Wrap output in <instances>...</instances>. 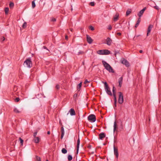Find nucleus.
<instances>
[{"mask_svg": "<svg viewBox=\"0 0 161 161\" xmlns=\"http://www.w3.org/2000/svg\"><path fill=\"white\" fill-rule=\"evenodd\" d=\"M5 40V38L4 36L2 37L1 38V41L3 42V41Z\"/></svg>", "mask_w": 161, "mask_h": 161, "instance_id": "obj_41", "label": "nucleus"}, {"mask_svg": "<svg viewBox=\"0 0 161 161\" xmlns=\"http://www.w3.org/2000/svg\"><path fill=\"white\" fill-rule=\"evenodd\" d=\"M19 100L20 99L19 97H17L15 99V101L16 102H18L19 101Z\"/></svg>", "mask_w": 161, "mask_h": 161, "instance_id": "obj_39", "label": "nucleus"}, {"mask_svg": "<svg viewBox=\"0 0 161 161\" xmlns=\"http://www.w3.org/2000/svg\"><path fill=\"white\" fill-rule=\"evenodd\" d=\"M71 115H75V110L73 108H71L69 111Z\"/></svg>", "mask_w": 161, "mask_h": 161, "instance_id": "obj_17", "label": "nucleus"}, {"mask_svg": "<svg viewBox=\"0 0 161 161\" xmlns=\"http://www.w3.org/2000/svg\"><path fill=\"white\" fill-rule=\"evenodd\" d=\"M46 161H48V160H47Z\"/></svg>", "mask_w": 161, "mask_h": 161, "instance_id": "obj_55", "label": "nucleus"}, {"mask_svg": "<svg viewBox=\"0 0 161 161\" xmlns=\"http://www.w3.org/2000/svg\"><path fill=\"white\" fill-rule=\"evenodd\" d=\"M36 161H41V159L40 157L36 156Z\"/></svg>", "mask_w": 161, "mask_h": 161, "instance_id": "obj_32", "label": "nucleus"}, {"mask_svg": "<svg viewBox=\"0 0 161 161\" xmlns=\"http://www.w3.org/2000/svg\"><path fill=\"white\" fill-rule=\"evenodd\" d=\"M83 52L80 51L78 53V55H80V54H83Z\"/></svg>", "mask_w": 161, "mask_h": 161, "instance_id": "obj_44", "label": "nucleus"}, {"mask_svg": "<svg viewBox=\"0 0 161 161\" xmlns=\"http://www.w3.org/2000/svg\"><path fill=\"white\" fill-rule=\"evenodd\" d=\"M34 141L36 143H38L40 141V138L38 137H36L34 138Z\"/></svg>", "mask_w": 161, "mask_h": 161, "instance_id": "obj_18", "label": "nucleus"}, {"mask_svg": "<svg viewBox=\"0 0 161 161\" xmlns=\"http://www.w3.org/2000/svg\"><path fill=\"white\" fill-rule=\"evenodd\" d=\"M114 108L115 109V107H116L117 106V98L116 97H114Z\"/></svg>", "mask_w": 161, "mask_h": 161, "instance_id": "obj_24", "label": "nucleus"}, {"mask_svg": "<svg viewBox=\"0 0 161 161\" xmlns=\"http://www.w3.org/2000/svg\"><path fill=\"white\" fill-rule=\"evenodd\" d=\"M97 53L100 55H108L110 53V51L108 50H100L97 51Z\"/></svg>", "mask_w": 161, "mask_h": 161, "instance_id": "obj_5", "label": "nucleus"}, {"mask_svg": "<svg viewBox=\"0 0 161 161\" xmlns=\"http://www.w3.org/2000/svg\"><path fill=\"white\" fill-rule=\"evenodd\" d=\"M37 131H36L34 132V133L33 134V136H34V138L36 137V136L37 135Z\"/></svg>", "mask_w": 161, "mask_h": 161, "instance_id": "obj_38", "label": "nucleus"}, {"mask_svg": "<svg viewBox=\"0 0 161 161\" xmlns=\"http://www.w3.org/2000/svg\"><path fill=\"white\" fill-rule=\"evenodd\" d=\"M19 140L20 141V143L21 144V145H22L23 142V140L20 137L19 138Z\"/></svg>", "mask_w": 161, "mask_h": 161, "instance_id": "obj_34", "label": "nucleus"}, {"mask_svg": "<svg viewBox=\"0 0 161 161\" xmlns=\"http://www.w3.org/2000/svg\"><path fill=\"white\" fill-rule=\"evenodd\" d=\"M24 65L29 68H31L32 66V63L31 58L27 59L24 62Z\"/></svg>", "mask_w": 161, "mask_h": 161, "instance_id": "obj_2", "label": "nucleus"}, {"mask_svg": "<svg viewBox=\"0 0 161 161\" xmlns=\"http://www.w3.org/2000/svg\"><path fill=\"white\" fill-rule=\"evenodd\" d=\"M14 112L16 113H19L21 112L20 111H19L17 108H14Z\"/></svg>", "mask_w": 161, "mask_h": 161, "instance_id": "obj_22", "label": "nucleus"}, {"mask_svg": "<svg viewBox=\"0 0 161 161\" xmlns=\"http://www.w3.org/2000/svg\"><path fill=\"white\" fill-rule=\"evenodd\" d=\"M65 39L67 40L68 39V36H66L65 37Z\"/></svg>", "mask_w": 161, "mask_h": 161, "instance_id": "obj_52", "label": "nucleus"}, {"mask_svg": "<svg viewBox=\"0 0 161 161\" xmlns=\"http://www.w3.org/2000/svg\"><path fill=\"white\" fill-rule=\"evenodd\" d=\"M131 10L130 9L128 10L126 12V16H128L131 13Z\"/></svg>", "mask_w": 161, "mask_h": 161, "instance_id": "obj_30", "label": "nucleus"}, {"mask_svg": "<svg viewBox=\"0 0 161 161\" xmlns=\"http://www.w3.org/2000/svg\"><path fill=\"white\" fill-rule=\"evenodd\" d=\"M61 138L62 139L63 138L64 134V127H61Z\"/></svg>", "mask_w": 161, "mask_h": 161, "instance_id": "obj_13", "label": "nucleus"}, {"mask_svg": "<svg viewBox=\"0 0 161 161\" xmlns=\"http://www.w3.org/2000/svg\"><path fill=\"white\" fill-rule=\"evenodd\" d=\"M106 44L108 45H110L112 42V40L109 37H108L106 39Z\"/></svg>", "mask_w": 161, "mask_h": 161, "instance_id": "obj_12", "label": "nucleus"}, {"mask_svg": "<svg viewBox=\"0 0 161 161\" xmlns=\"http://www.w3.org/2000/svg\"><path fill=\"white\" fill-rule=\"evenodd\" d=\"M99 139H102L103 138L105 137V134L104 133H101L99 135Z\"/></svg>", "mask_w": 161, "mask_h": 161, "instance_id": "obj_15", "label": "nucleus"}, {"mask_svg": "<svg viewBox=\"0 0 161 161\" xmlns=\"http://www.w3.org/2000/svg\"><path fill=\"white\" fill-rule=\"evenodd\" d=\"M117 128V125L116 124V121H115L114 123V131H115L116 130Z\"/></svg>", "mask_w": 161, "mask_h": 161, "instance_id": "obj_20", "label": "nucleus"}, {"mask_svg": "<svg viewBox=\"0 0 161 161\" xmlns=\"http://www.w3.org/2000/svg\"><path fill=\"white\" fill-rule=\"evenodd\" d=\"M88 82H89V81H88L87 80H86L85 81H84V83L85 84H86V83H88Z\"/></svg>", "mask_w": 161, "mask_h": 161, "instance_id": "obj_47", "label": "nucleus"}, {"mask_svg": "<svg viewBox=\"0 0 161 161\" xmlns=\"http://www.w3.org/2000/svg\"><path fill=\"white\" fill-rule=\"evenodd\" d=\"M117 35H118V36H120L121 35V34L120 32H118L117 33Z\"/></svg>", "mask_w": 161, "mask_h": 161, "instance_id": "obj_49", "label": "nucleus"}, {"mask_svg": "<svg viewBox=\"0 0 161 161\" xmlns=\"http://www.w3.org/2000/svg\"><path fill=\"white\" fill-rule=\"evenodd\" d=\"M121 62L122 64H124L126 67L130 66V64L127 60L124 58H122L121 60Z\"/></svg>", "mask_w": 161, "mask_h": 161, "instance_id": "obj_7", "label": "nucleus"}, {"mask_svg": "<svg viewBox=\"0 0 161 161\" xmlns=\"http://www.w3.org/2000/svg\"><path fill=\"white\" fill-rule=\"evenodd\" d=\"M90 5L92 6H93L95 5V3L94 2H91L90 3Z\"/></svg>", "mask_w": 161, "mask_h": 161, "instance_id": "obj_37", "label": "nucleus"}, {"mask_svg": "<svg viewBox=\"0 0 161 161\" xmlns=\"http://www.w3.org/2000/svg\"><path fill=\"white\" fill-rule=\"evenodd\" d=\"M71 10H72V11L73 10V9H72V8H71Z\"/></svg>", "mask_w": 161, "mask_h": 161, "instance_id": "obj_56", "label": "nucleus"}, {"mask_svg": "<svg viewBox=\"0 0 161 161\" xmlns=\"http://www.w3.org/2000/svg\"><path fill=\"white\" fill-rule=\"evenodd\" d=\"M88 119L91 122H94L96 120V117L95 115L91 114L88 117Z\"/></svg>", "mask_w": 161, "mask_h": 161, "instance_id": "obj_6", "label": "nucleus"}, {"mask_svg": "<svg viewBox=\"0 0 161 161\" xmlns=\"http://www.w3.org/2000/svg\"><path fill=\"white\" fill-rule=\"evenodd\" d=\"M154 8H155V9H156L157 10H158L159 9V7L157 6H154Z\"/></svg>", "mask_w": 161, "mask_h": 161, "instance_id": "obj_43", "label": "nucleus"}, {"mask_svg": "<svg viewBox=\"0 0 161 161\" xmlns=\"http://www.w3.org/2000/svg\"><path fill=\"white\" fill-rule=\"evenodd\" d=\"M47 134H48V135H49L50 134V131H48L47 132Z\"/></svg>", "mask_w": 161, "mask_h": 161, "instance_id": "obj_54", "label": "nucleus"}, {"mask_svg": "<svg viewBox=\"0 0 161 161\" xmlns=\"http://www.w3.org/2000/svg\"><path fill=\"white\" fill-rule=\"evenodd\" d=\"M14 3L13 2H10L9 4V6L10 8H12L14 7Z\"/></svg>", "mask_w": 161, "mask_h": 161, "instance_id": "obj_27", "label": "nucleus"}, {"mask_svg": "<svg viewBox=\"0 0 161 161\" xmlns=\"http://www.w3.org/2000/svg\"><path fill=\"white\" fill-rule=\"evenodd\" d=\"M119 98L118 99V102L119 103L121 104L123 103L124 102V97L122 93L121 92H119Z\"/></svg>", "mask_w": 161, "mask_h": 161, "instance_id": "obj_4", "label": "nucleus"}, {"mask_svg": "<svg viewBox=\"0 0 161 161\" xmlns=\"http://www.w3.org/2000/svg\"><path fill=\"white\" fill-rule=\"evenodd\" d=\"M146 7L144 8L143 9H142L141 10L138 14V15L139 16L140 18L143 13H144V11L146 10Z\"/></svg>", "mask_w": 161, "mask_h": 161, "instance_id": "obj_10", "label": "nucleus"}, {"mask_svg": "<svg viewBox=\"0 0 161 161\" xmlns=\"http://www.w3.org/2000/svg\"><path fill=\"white\" fill-rule=\"evenodd\" d=\"M26 25H27V23H26V22H25L23 23V25L22 26V27L23 28H25L26 27Z\"/></svg>", "mask_w": 161, "mask_h": 161, "instance_id": "obj_33", "label": "nucleus"}, {"mask_svg": "<svg viewBox=\"0 0 161 161\" xmlns=\"http://www.w3.org/2000/svg\"><path fill=\"white\" fill-rule=\"evenodd\" d=\"M51 21L53 22H55L56 21V19L55 18H51Z\"/></svg>", "mask_w": 161, "mask_h": 161, "instance_id": "obj_36", "label": "nucleus"}, {"mask_svg": "<svg viewBox=\"0 0 161 161\" xmlns=\"http://www.w3.org/2000/svg\"><path fill=\"white\" fill-rule=\"evenodd\" d=\"M56 88L57 89H59L60 86L59 85L57 84L55 86Z\"/></svg>", "mask_w": 161, "mask_h": 161, "instance_id": "obj_40", "label": "nucleus"}, {"mask_svg": "<svg viewBox=\"0 0 161 161\" xmlns=\"http://www.w3.org/2000/svg\"><path fill=\"white\" fill-rule=\"evenodd\" d=\"M103 82L104 84V87L106 92L109 95L112 96V93L110 91V88L108 86V84H107L106 82Z\"/></svg>", "mask_w": 161, "mask_h": 161, "instance_id": "obj_3", "label": "nucleus"}, {"mask_svg": "<svg viewBox=\"0 0 161 161\" xmlns=\"http://www.w3.org/2000/svg\"><path fill=\"white\" fill-rule=\"evenodd\" d=\"M72 157L71 155H69L68 156V159L69 160L71 161L72 159Z\"/></svg>", "mask_w": 161, "mask_h": 161, "instance_id": "obj_31", "label": "nucleus"}, {"mask_svg": "<svg viewBox=\"0 0 161 161\" xmlns=\"http://www.w3.org/2000/svg\"><path fill=\"white\" fill-rule=\"evenodd\" d=\"M120 126H121V129H123V124H122V122H121V123Z\"/></svg>", "mask_w": 161, "mask_h": 161, "instance_id": "obj_46", "label": "nucleus"}, {"mask_svg": "<svg viewBox=\"0 0 161 161\" xmlns=\"http://www.w3.org/2000/svg\"><path fill=\"white\" fill-rule=\"evenodd\" d=\"M153 27V25H150L148 27L147 31V36H148L149 33H150L151 32V31L152 29V28Z\"/></svg>", "mask_w": 161, "mask_h": 161, "instance_id": "obj_11", "label": "nucleus"}, {"mask_svg": "<svg viewBox=\"0 0 161 161\" xmlns=\"http://www.w3.org/2000/svg\"><path fill=\"white\" fill-rule=\"evenodd\" d=\"M35 1V0H34L32 2V7L33 8H34L36 7V4Z\"/></svg>", "mask_w": 161, "mask_h": 161, "instance_id": "obj_26", "label": "nucleus"}, {"mask_svg": "<svg viewBox=\"0 0 161 161\" xmlns=\"http://www.w3.org/2000/svg\"><path fill=\"white\" fill-rule=\"evenodd\" d=\"M114 153L115 155L116 158L118 159L119 156V153L118 148L115 147L114 146Z\"/></svg>", "mask_w": 161, "mask_h": 161, "instance_id": "obj_8", "label": "nucleus"}, {"mask_svg": "<svg viewBox=\"0 0 161 161\" xmlns=\"http://www.w3.org/2000/svg\"><path fill=\"white\" fill-rule=\"evenodd\" d=\"M77 97V94H75L74 95V98H76V97Z\"/></svg>", "mask_w": 161, "mask_h": 161, "instance_id": "obj_48", "label": "nucleus"}, {"mask_svg": "<svg viewBox=\"0 0 161 161\" xmlns=\"http://www.w3.org/2000/svg\"><path fill=\"white\" fill-rule=\"evenodd\" d=\"M82 83V82H80L77 86V89L78 91H79L81 87Z\"/></svg>", "mask_w": 161, "mask_h": 161, "instance_id": "obj_25", "label": "nucleus"}, {"mask_svg": "<svg viewBox=\"0 0 161 161\" xmlns=\"http://www.w3.org/2000/svg\"><path fill=\"white\" fill-rule=\"evenodd\" d=\"M43 47L44 49L48 50V49L47 48V47L45 46H44Z\"/></svg>", "mask_w": 161, "mask_h": 161, "instance_id": "obj_50", "label": "nucleus"}, {"mask_svg": "<svg viewBox=\"0 0 161 161\" xmlns=\"http://www.w3.org/2000/svg\"><path fill=\"white\" fill-rule=\"evenodd\" d=\"M118 17L119 14H115V16L114 17V21H116L118 20Z\"/></svg>", "mask_w": 161, "mask_h": 161, "instance_id": "obj_23", "label": "nucleus"}, {"mask_svg": "<svg viewBox=\"0 0 161 161\" xmlns=\"http://www.w3.org/2000/svg\"><path fill=\"white\" fill-rule=\"evenodd\" d=\"M102 62L105 69L107 70H108L109 72H114L113 69L109 64L104 60L102 61Z\"/></svg>", "mask_w": 161, "mask_h": 161, "instance_id": "obj_1", "label": "nucleus"}, {"mask_svg": "<svg viewBox=\"0 0 161 161\" xmlns=\"http://www.w3.org/2000/svg\"><path fill=\"white\" fill-rule=\"evenodd\" d=\"M89 29L92 31H93L94 30V27L92 26H89Z\"/></svg>", "mask_w": 161, "mask_h": 161, "instance_id": "obj_35", "label": "nucleus"}, {"mask_svg": "<svg viewBox=\"0 0 161 161\" xmlns=\"http://www.w3.org/2000/svg\"><path fill=\"white\" fill-rule=\"evenodd\" d=\"M62 152L64 154H65L67 153V150L64 148H63L61 150Z\"/></svg>", "mask_w": 161, "mask_h": 161, "instance_id": "obj_28", "label": "nucleus"}, {"mask_svg": "<svg viewBox=\"0 0 161 161\" xmlns=\"http://www.w3.org/2000/svg\"><path fill=\"white\" fill-rule=\"evenodd\" d=\"M80 140L79 138L77 142V154H78L79 148Z\"/></svg>", "mask_w": 161, "mask_h": 161, "instance_id": "obj_14", "label": "nucleus"}, {"mask_svg": "<svg viewBox=\"0 0 161 161\" xmlns=\"http://www.w3.org/2000/svg\"><path fill=\"white\" fill-rule=\"evenodd\" d=\"M123 82V77H120L119 79V86L121 87Z\"/></svg>", "mask_w": 161, "mask_h": 161, "instance_id": "obj_16", "label": "nucleus"}, {"mask_svg": "<svg viewBox=\"0 0 161 161\" xmlns=\"http://www.w3.org/2000/svg\"><path fill=\"white\" fill-rule=\"evenodd\" d=\"M112 29L111 26L110 25H109L108 26V29L109 30H111Z\"/></svg>", "mask_w": 161, "mask_h": 161, "instance_id": "obj_42", "label": "nucleus"}, {"mask_svg": "<svg viewBox=\"0 0 161 161\" xmlns=\"http://www.w3.org/2000/svg\"><path fill=\"white\" fill-rule=\"evenodd\" d=\"M4 11L5 14H8V12L9 11V8L8 7L5 8Z\"/></svg>", "mask_w": 161, "mask_h": 161, "instance_id": "obj_29", "label": "nucleus"}, {"mask_svg": "<svg viewBox=\"0 0 161 161\" xmlns=\"http://www.w3.org/2000/svg\"><path fill=\"white\" fill-rule=\"evenodd\" d=\"M140 22H141V18L139 17L138 19V20L135 25V27L136 28L138 26Z\"/></svg>", "mask_w": 161, "mask_h": 161, "instance_id": "obj_19", "label": "nucleus"}, {"mask_svg": "<svg viewBox=\"0 0 161 161\" xmlns=\"http://www.w3.org/2000/svg\"><path fill=\"white\" fill-rule=\"evenodd\" d=\"M59 124H60V125L61 126V127H64L63 124H62V123L61 122V121L60 120L59 121Z\"/></svg>", "mask_w": 161, "mask_h": 161, "instance_id": "obj_45", "label": "nucleus"}, {"mask_svg": "<svg viewBox=\"0 0 161 161\" xmlns=\"http://www.w3.org/2000/svg\"><path fill=\"white\" fill-rule=\"evenodd\" d=\"M115 90H116L115 88V87L114 86H113V87L112 91H113V96H114V97H116V95Z\"/></svg>", "mask_w": 161, "mask_h": 161, "instance_id": "obj_21", "label": "nucleus"}, {"mask_svg": "<svg viewBox=\"0 0 161 161\" xmlns=\"http://www.w3.org/2000/svg\"><path fill=\"white\" fill-rule=\"evenodd\" d=\"M142 52H143V51H142V50H140L139 51V52H140V53H142Z\"/></svg>", "mask_w": 161, "mask_h": 161, "instance_id": "obj_53", "label": "nucleus"}, {"mask_svg": "<svg viewBox=\"0 0 161 161\" xmlns=\"http://www.w3.org/2000/svg\"><path fill=\"white\" fill-rule=\"evenodd\" d=\"M86 39L87 42L89 44H91L93 40L92 38L90 37L89 35H86Z\"/></svg>", "mask_w": 161, "mask_h": 161, "instance_id": "obj_9", "label": "nucleus"}, {"mask_svg": "<svg viewBox=\"0 0 161 161\" xmlns=\"http://www.w3.org/2000/svg\"><path fill=\"white\" fill-rule=\"evenodd\" d=\"M88 148L91 149V145H89L88 146Z\"/></svg>", "mask_w": 161, "mask_h": 161, "instance_id": "obj_51", "label": "nucleus"}]
</instances>
